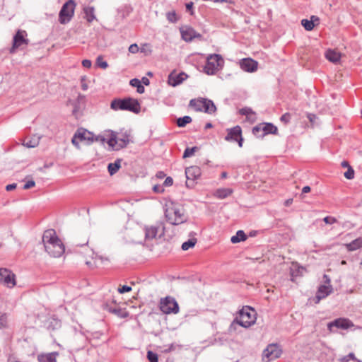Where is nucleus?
Listing matches in <instances>:
<instances>
[{
	"mask_svg": "<svg viewBox=\"0 0 362 362\" xmlns=\"http://www.w3.org/2000/svg\"><path fill=\"white\" fill-rule=\"evenodd\" d=\"M42 242L46 252L54 257H59L65 251L64 245L53 229L44 232Z\"/></svg>",
	"mask_w": 362,
	"mask_h": 362,
	"instance_id": "obj_1",
	"label": "nucleus"
},
{
	"mask_svg": "<svg viewBox=\"0 0 362 362\" xmlns=\"http://www.w3.org/2000/svg\"><path fill=\"white\" fill-rule=\"evenodd\" d=\"M165 217L170 224L174 226L184 223L188 219L184 208L174 202L165 204Z\"/></svg>",
	"mask_w": 362,
	"mask_h": 362,
	"instance_id": "obj_2",
	"label": "nucleus"
},
{
	"mask_svg": "<svg viewBox=\"0 0 362 362\" xmlns=\"http://www.w3.org/2000/svg\"><path fill=\"white\" fill-rule=\"evenodd\" d=\"M110 107L114 110H128L134 113H139L141 105L136 99L125 98L124 99H115L111 102Z\"/></svg>",
	"mask_w": 362,
	"mask_h": 362,
	"instance_id": "obj_3",
	"label": "nucleus"
},
{
	"mask_svg": "<svg viewBox=\"0 0 362 362\" xmlns=\"http://www.w3.org/2000/svg\"><path fill=\"white\" fill-rule=\"evenodd\" d=\"M160 310L165 314H177L180 308L175 298L172 296H166L161 298L159 303Z\"/></svg>",
	"mask_w": 362,
	"mask_h": 362,
	"instance_id": "obj_4",
	"label": "nucleus"
},
{
	"mask_svg": "<svg viewBox=\"0 0 362 362\" xmlns=\"http://www.w3.org/2000/svg\"><path fill=\"white\" fill-rule=\"evenodd\" d=\"M223 62L221 55L211 54L207 57L206 65L204 67V72L208 75L215 74Z\"/></svg>",
	"mask_w": 362,
	"mask_h": 362,
	"instance_id": "obj_5",
	"label": "nucleus"
},
{
	"mask_svg": "<svg viewBox=\"0 0 362 362\" xmlns=\"http://www.w3.org/2000/svg\"><path fill=\"white\" fill-rule=\"evenodd\" d=\"M76 4L73 0H69L62 7L59 14V20L62 24L69 23L72 18Z\"/></svg>",
	"mask_w": 362,
	"mask_h": 362,
	"instance_id": "obj_6",
	"label": "nucleus"
},
{
	"mask_svg": "<svg viewBox=\"0 0 362 362\" xmlns=\"http://www.w3.org/2000/svg\"><path fill=\"white\" fill-rule=\"evenodd\" d=\"M255 310L249 307L243 308L239 312V316L237 317L240 321V326L245 328L250 327L255 323Z\"/></svg>",
	"mask_w": 362,
	"mask_h": 362,
	"instance_id": "obj_7",
	"label": "nucleus"
},
{
	"mask_svg": "<svg viewBox=\"0 0 362 362\" xmlns=\"http://www.w3.org/2000/svg\"><path fill=\"white\" fill-rule=\"evenodd\" d=\"M28 35L25 30H18L13 38V45L9 52L13 54L16 52V49L21 48L23 45H28L29 40L26 37Z\"/></svg>",
	"mask_w": 362,
	"mask_h": 362,
	"instance_id": "obj_8",
	"label": "nucleus"
},
{
	"mask_svg": "<svg viewBox=\"0 0 362 362\" xmlns=\"http://www.w3.org/2000/svg\"><path fill=\"white\" fill-rule=\"evenodd\" d=\"M0 284L13 288L16 284V275L8 269L0 268Z\"/></svg>",
	"mask_w": 362,
	"mask_h": 362,
	"instance_id": "obj_9",
	"label": "nucleus"
},
{
	"mask_svg": "<svg viewBox=\"0 0 362 362\" xmlns=\"http://www.w3.org/2000/svg\"><path fill=\"white\" fill-rule=\"evenodd\" d=\"M281 354V349L277 344H269L267 348L263 351L262 360L264 362H269L280 357Z\"/></svg>",
	"mask_w": 362,
	"mask_h": 362,
	"instance_id": "obj_10",
	"label": "nucleus"
},
{
	"mask_svg": "<svg viewBox=\"0 0 362 362\" xmlns=\"http://www.w3.org/2000/svg\"><path fill=\"white\" fill-rule=\"evenodd\" d=\"M202 174V171L198 166H190L185 169V175L187 178L186 185L187 187H193L194 181L198 179Z\"/></svg>",
	"mask_w": 362,
	"mask_h": 362,
	"instance_id": "obj_11",
	"label": "nucleus"
},
{
	"mask_svg": "<svg viewBox=\"0 0 362 362\" xmlns=\"http://www.w3.org/2000/svg\"><path fill=\"white\" fill-rule=\"evenodd\" d=\"M93 141H99L101 144L107 142L110 146L114 147L117 144V133L107 130L105 135H93Z\"/></svg>",
	"mask_w": 362,
	"mask_h": 362,
	"instance_id": "obj_12",
	"label": "nucleus"
},
{
	"mask_svg": "<svg viewBox=\"0 0 362 362\" xmlns=\"http://www.w3.org/2000/svg\"><path fill=\"white\" fill-rule=\"evenodd\" d=\"M354 326L353 322L346 318H337L328 323V329L331 332L333 327L338 329H346Z\"/></svg>",
	"mask_w": 362,
	"mask_h": 362,
	"instance_id": "obj_13",
	"label": "nucleus"
},
{
	"mask_svg": "<svg viewBox=\"0 0 362 362\" xmlns=\"http://www.w3.org/2000/svg\"><path fill=\"white\" fill-rule=\"evenodd\" d=\"M187 78V75L184 72L177 74L173 71L168 76V82L169 85L175 87L182 83Z\"/></svg>",
	"mask_w": 362,
	"mask_h": 362,
	"instance_id": "obj_14",
	"label": "nucleus"
},
{
	"mask_svg": "<svg viewBox=\"0 0 362 362\" xmlns=\"http://www.w3.org/2000/svg\"><path fill=\"white\" fill-rule=\"evenodd\" d=\"M257 62L250 58L243 59L240 62V68L247 72L255 71L257 69Z\"/></svg>",
	"mask_w": 362,
	"mask_h": 362,
	"instance_id": "obj_15",
	"label": "nucleus"
},
{
	"mask_svg": "<svg viewBox=\"0 0 362 362\" xmlns=\"http://www.w3.org/2000/svg\"><path fill=\"white\" fill-rule=\"evenodd\" d=\"M333 291V288L332 285H320L318 287L317 293H316V303H319L320 300L325 298L329 294H331Z\"/></svg>",
	"mask_w": 362,
	"mask_h": 362,
	"instance_id": "obj_16",
	"label": "nucleus"
},
{
	"mask_svg": "<svg viewBox=\"0 0 362 362\" xmlns=\"http://www.w3.org/2000/svg\"><path fill=\"white\" fill-rule=\"evenodd\" d=\"M182 38L186 42H191L194 38H200L202 35L192 28H182L180 30Z\"/></svg>",
	"mask_w": 362,
	"mask_h": 362,
	"instance_id": "obj_17",
	"label": "nucleus"
},
{
	"mask_svg": "<svg viewBox=\"0 0 362 362\" xmlns=\"http://www.w3.org/2000/svg\"><path fill=\"white\" fill-rule=\"evenodd\" d=\"M228 134L225 136V140L227 141H237L238 138L240 137L242 134L241 127L238 125L227 129Z\"/></svg>",
	"mask_w": 362,
	"mask_h": 362,
	"instance_id": "obj_18",
	"label": "nucleus"
},
{
	"mask_svg": "<svg viewBox=\"0 0 362 362\" xmlns=\"http://www.w3.org/2000/svg\"><path fill=\"white\" fill-rule=\"evenodd\" d=\"M76 136L78 137L80 141H93V134L84 129H78L76 131Z\"/></svg>",
	"mask_w": 362,
	"mask_h": 362,
	"instance_id": "obj_19",
	"label": "nucleus"
},
{
	"mask_svg": "<svg viewBox=\"0 0 362 362\" xmlns=\"http://www.w3.org/2000/svg\"><path fill=\"white\" fill-rule=\"evenodd\" d=\"M262 133L261 134V136H265L269 134H278V129L277 127L274 125L272 123H262Z\"/></svg>",
	"mask_w": 362,
	"mask_h": 362,
	"instance_id": "obj_20",
	"label": "nucleus"
},
{
	"mask_svg": "<svg viewBox=\"0 0 362 362\" xmlns=\"http://www.w3.org/2000/svg\"><path fill=\"white\" fill-rule=\"evenodd\" d=\"M57 352H51L46 354H40L37 356L38 362H57Z\"/></svg>",
	"mask_w": 362,
	"mask_h": 362,
	"instance_id": "obj_21",
	"label": "nucleus"
},
{
	"mask_svg": "<svg viewBox=\"0 0 362 362\" xmlns=\"http://www.w3.org/2000/svg\"><path fill=\"white\" fill-rule=\"evenodd\" d=\"M203 111L208 114H214L216 111V107L212 100L204 98Z\"/></svg>",
	"mask_w": 362,
	"mask_h": 362,
	"instance_id": "obj_22",
	"label": "nucleus"
},
{
	"mask_svg": "<svg viewBox=\"0 0 362 362\" xmlns=\"http://www.w3.org/2000/svg\"><path fill=\"white\" fill-rule=\"evenodd\" d=\"M348 251H355L362 247V238H358L348 244H345Z\"/></svg>",
	"mask_w": 362,
	"mask_h": 362,
	"instance_id": "obj_23",
	"label": "nucleus"
},
{
	"mask_svg": "<svg viewBox=\"0 0 362 362\" xmlns=\"http://www.w3.org/2000/svg\"><path fill=\"white\" fill-rule=\"evenodd\" d=\"M325 57L329 62L337 63L340 60L341 54L334 50L328 49L325 53Z\"/></svg>",
	"mask_w": 362,
	"mask_h": 362,
	"instance_id": "obj_24",
	"label": "nucleus"
},
{
	"mask_svg": "<svg viewBox=\"0 0 362 362\" xmlns=\"http://www.w3.org/2000/svg\"><path fill=\"white\" fill-rule=\"evenodd\" d=\"M158 226H150L145 228V237L147 240H152L156 237Z\"/></svg>",
	"mask_w": 362,
	"mask_h": 362,
	"instance_id": "obj_25",
	"label": "nucleus"
},
{
	"mask_svg": "<svg viewBox=\"0 0 362 362\" xmlns=\"http://www.w3.org/2000/svg\"><path fill=\"white\" fill-rule=\"evenodd\" d=\"M40 136H34L32 138H26L23 144L28 148H34L39 144Z\"/></svg>",
	"mask_w": 362,
	"mask_h": 362,
	"instance_id": "obj_26",
	"label": "nucleus"
},
{
	"mask_svg": "<svg viewBox=\"0 0 362 362\" xmlns=\"http://www.w3.org/2000/svg\"><path fill=\"white\" fill-rule=\"evenodd\" d=\"M233 193V190L230 188H220L216 190L215 196L218 199H225Z\"/></svg>",
	"mask_w": 362,
	"mask_h": 362,
	"instance_id": "obj_27",
	"label": "nucleus"
},
{
	"mask_svg": "<svg viewBox=\"0 0 362 362\" xmlns=\"http://www.w3.org/2000/svg\"><path fill=\"white\" fill-rule=\"evenodd\" d=\"M121 159H117L114 163L108 164L107 170L110 175L115 174L121 167Z\"/></svg>",
	"mask_w": 362,
	"mask_h": 362,
	"instance_id": "obj_28",
	"label": "nucleus"
},
{
	"mask_svg": "<svg viewBox=\"0 0 362 362\" xmlns=\"http://www.w3.org/2000/svg\"><path fill=\"white\" fill-rule=\"evenodd\" d=\"M247 239V235L245 232L242 230H238L235 235H233L230 238L232 243H238L241 241H245Z\"/></svg>",
	"mask_w": 362,
	"mask_h": 362,
	"instance_id": "obj_29",
	"label": "nucleus"
},
{
	"mask_svg": "<svg viewBox=\"0 0 362 362\" xmlns=\"http://www.w3.org/2000/svg\"><path fill=\"white\" fill-rule=\"evenodd\" d=\"M129 136L130 134L127 132L122 133L120 136H117V141H119L120 142L119 146L121 148H124L127 146L130 141Z\"/></svg>",
	"mask_w": 362,
	"mask_h": 362,
	"instance_id": "obj_30",
	"label": "nucleus"
},
{
	"mask_svg": "<svg viewBox=\"0 0 362 362\" xmlns=\"http://www.w3.org/2000/svg\"><path fill=\"white\" fill-rule=\"evenodd\" d=\"M189 105L193 107L196 111L202 112L203 111L204 98L192 99L189 101Z\"/></svg>",
	"mask_w": 362,
	"mask_h": 362,
	"instance_id": "obj_31",
	"label": "nucleus"
},
{
	"mask_svg": "<svg viewBox=\"0 0 362 362\" xmlns=\"http://www.w3.org/2000/svg\"><path fill=\"white\" fill-rule=\"evenodd\" d=\"M85 17L88 22L91 23L95 19V9L93 6L86 7L83 9Z\"/></svg>",
	"mask_w": 362,
	"mask_h": 362,
	"instance_id": "obj_32",
	"label": "nucleus"
},
{
	"mask_svg": "<svg viewBox=\"0 0 362 362\" xmlns=\"http://www.w3.org/2000/svg\"><path fill=\"white\" fill-rule=\"evenodd\" d=\"M130 85L136 87V91L141 94L145 91L144 87L141 85V81L137 78H133L130 81Z\"/></svg>",
	"mask_w": 362,
	"mask_h": 362,
	"instance_id": "obj_33",
	"label": "nucleus"
},
{
	"mask_svg": "<svg viewBox=\"0 0 362 362\" xmlns=\"http://www.w3.org/2000/svg\"><path fill=\"white\" fill-rule=\"evenodd\" d=\"M192 122V118L189 116H184L180 117L177 120V125L179 127H184L186 124H189Z\"/></svg>",
	"mask_w": 362,
	"mask_h": 362,
	"instance_id": "obj_34",
	"label": "nucleus"
},
{
	"mask_svg": "<svg viewBox=\"0 0 362 362\" xmlns=\"http://www.w3.org/2000/svg\"><path fill=\"white\" fill-rule=\"evenodd\" d=\"M197 242V238H191V239L188 240L187 241L184 242L182 243L181 247L183 250H187L189 248L194 247Z\"/></svg>",
	"mask_w": 362,
	"mask_h": 362,
	"instance_id": "obj_35",
	"label": "nucleus"
},
{
	"mask_svg": "<svg viewBox=\"0 0 362 362\" xmlns=\"http://www.w3.org/2000/svg\"><path fill=\"white\" fill-rule=\"evenodd\" d=\"M239 326H240V323L238 319L236 317L235 319H234V320L231 322L230 325L229 326L228 332L230 334L236 332Z\"/></svg>",
	"mask_w": 362,
	"mask_h": 362,
	"instance_id": "obj_36",
	"label": "nucleus"
},
{
	"mask_svg": "<svg viewBox=\"0 0 362 362\" xmlns=\"http://www.w3.org/2000/svg\"><path fill=\"white\" fill-rule=\"evenodd\" d=\"M303 270V267H294L291 268V281H293L295 277H297L298 276L301 275Z\"/></svg>",
	"mask_w": 362,
	"mask_h": 362,
	"instance_id": "obj_37",
	"label": "nucleus"
},
{
	"mask_svg": "<svg viewBox=\"0 0 362 362\" xmlns=\"http://www.w3.org/2000/svg\"><path fill=\"white\" fill-rule=\"evenodd\" d=\"M8 326V316L6 313H0V329L6 328Z\"/></svg>",
	"mask_w": 362,
	"mask_h": 362,
	"instance_id": "obj_38",
	"label": "nucleus"
},
{
	"mask_svg": "<svg viewBox=\"0 0 362 362\" xmlns=\"http://www.w3.org/2000/svg\"><path fill=\"white\" fill-rule=\"evenodd\" d=\"M301 25L308 31H310L314 28V23H313V21H311V19L310 20L303 19L301 21Z\"/></svg>",
	"mask_w": 362,
	"mask_h": 362,
	"instance_id": "obj_39",
	"label": "nucleus"
},
{
	"mask_svg": "<svg viewBox=\"0 0 362 362\" xmlns=\"http://www.w3.org/2000/svg\"><path fill=\"white\" fill-rule=\"evenodd\" d=\"M198 150L197 146H194L192 148H187L183 153V158H189L194 155V153Z\"/></svg>",
	"mask_w": 362,
	"mask_h": 362,
	"instance_id": "obj_40",
	"label": "nucleus"
},
{
	"mask_svg": "<svg viewBox=\"0 0 362 362\" xmlns=\"http://www.w3.org/2000/svg\"><path fill=\"white\" fill-rule=\"evenodd\" d=\"M262 123L259 124L258 125H256L252 128V133L254 135H255L258 138H263L264 136H261V134L262 133Z\"/></svg>",
	"mask_w": 362,
	"mask_h": 362,
	"instance_id": "obj_41",
	"label": "nucleus"
},
{
	"mask_svg": "<svg viewBox=\"0 0 362 362\" xmlns=\"http://www.w3.org/2000/svg\"><path fill=\"white\" fill-rule=\"evenodd\" d=\"M96 64L98 66L105 69L108 66L107 62L104 61L102 56H98L96 59Z\"/></svg>",
	"mask_w": 362,
	"mask_h": 362,
	"instance_id": "obj_42",
	"label": "nucleus"
},
{
	"mask_svg": "<svg viewBox=\"0 0 362 362\" xmlns=\"http://www.w3.org/2000/svg\"><path fill=\"white\" fill-rule=\"evenodd\" d=\"M147 358L149 362H158V355L157 354L153 352L152 351H148L147 352Z\"/></svg>",
	"mask_w": 362,
	"mask_h": 362,
	"instance_id": "obj_43",
	"label": "nucleus"
},
{
	"mask_svg": "<svg viewBox=\"0 0 362 362\" xmlns=\"http://www.w3.org/2000/svg\"><path fill=\"white\" fill-rule=\"evenodd\" d=\"M239 112L242 115L249 117L250 115H255V112L250 107H243L239 110Z\"/></svg>",
	"mask_w": 362,
	"mask_h": 362,
	"instance_id": "obj_44",
	"label": "nucleus"
},
{
	"mask_svg": "<svg viewBox=\"0 0 362 362\" xmlns=\"http://www.w3.org/2000/svg\"><path fill=\"white\" fill-rule=\"evenodd\" d=\"M350 359L357 361L358 362H361L360 361L356 359L354 353H350L347 356L341 358L340 362H349Z\"/></svg>",
	"mask_w": 362,
	"mask_h": 362,
	"instance_id": "obj_45",
	"label": "nucleus"
},
{
	"mask_svg": "<svg viewBox=\"0 0 362 362\" xmlns=\"http://www.w3.org/2000/svg\"><path fill=\"white\" fill-rule=\"evenodd\" d=\"M167 19L169 22L175 23L177 21V16L175 11L168 12L166 15Z\"/></svg>",
	"mask_w": 362,
	"mask_h": 362,
	"instance_id": "obj_46",
	"label": "nucleus"
},
{
	"mask_svg": "<svg viewBox=\"0 0 362 362\" xmlns=\"http://www.w3.org/2000/svg\"><path fill=\"white\" fill-rule=\"evenodd\" d=\"M344 175L348 180H351L354 177V170L351 166L348 168L347 171L344 173Z\"/></svg>",
	"mask_w": 362,
	"mask_h": 362,
	"instance_id": "obj_47",
	"label": "nucleus"
},
{
	"mask_svg": "<svg viewBox=\"0 0 362 362\" xmlns=\"http://www.w3.org/2000/svg\"><path fill=\"white\" fill-rule=\"evenodd\" d=\"M131 291H132V287L129 286H127V285H124V286L118 288V292L119 293H127V292H129Z\"/></svg>",
	"mask_w": 362,
	"mask_h": 362,
	"instance_id": "obj_48",
	"label": "nucleus"
},
{
	"mask_svg": "<svg viewBox=\"0 0 362 362\" xmlns=\"http://www.w3.org/2000/svg\"><path fill=\"white\" fill-rule=\"evenodd\" d=\"M323 221L327 224H333L337 222V219L332 216H326L323 218Z\"/></svg>",
	"mask_w": 362,
	"mask_h": 362,
	"instance_id": "obj_49",
	"label": "nucleus"
},
{
	"mask_svg": "<svg viewBox=\"0 0 362 362\" xmlns=\"http://www.w3.org/2000/svg\"><path fill=\"white\" fill-rule=\"evenodd\" d=\"M290 119H291V115L289 113H285L284 114L281 118H280V120L283 122H284L285 124H287L290 122Z\"/></svg>",
	"mask_w": 362,
	"mask_h": 362,
	"instance_id": "obj_50",
	"label": "nucleus"
},
{
	"mask_svg": "<svg viewBox=\"0 0 362 362\" xmlns=\"http://www.w3.org/2000/svg\"><path fill=\"white\" fill-rule=\"evenodd\" d=\"M139 48L136 44H132L129 47V52L132 54H136L139 52Z\"/></svg>",
	"mask_w": 362,
	"mask_h": 362,
	"instance_id": "obj_51",
	"label": "nucleus"
},
{
	"mask_svg": "<svg viewBox=\"0 0 362 362\" xmlns=\"http://www.w3.org/2000/svg\"><path fill=\"white\" fill-rule=\"evenodd\" d=\"M35 185V182L33 180H28L23 186L24 189H28Z\"/></svg>",
	"mask_w": 362,
	"mask_h": 362,
	"instance_id": "obj_52",
	"label": "nucleus"
},
{
	"mask_svg": "<svg viewBox=\"0 0 362 362\" xmlns=\"http://www.w3.org/2000/svg\"><path fill=\"white\" fill-rule=\"evenodd\" d=\"M153 190L156 193H161L164 191L163 186L156 185L153 187Z\"/></svg>",
	"mask_w": 362,
	"mask_h": 362,
	"instance_id": "obj_53",
	"label": "nucleus"
},
{
	"mask_svg": "<svg viewBox=\"0 0 362 362\" xmlns=\"http://www.w3.org/2000/svg\"><path fill=\"white\" fill-rule=\"evenodd\" d=\"M78 137L76 136V133L74 134L72 139H71V142L72 144L77 148H79V142H78Z\"/></svg>",
	"mask_w": 362,
	"mask_h": 362,
	"instance_id": "obj_54",
	"label": "nucleus"
},
{
	"mask_svg": "<svg viewBox=\"0 0 362 362\" xmlns=\"http://www.w3.org/2000/svg\"><path fill=\"white\" fill-rule=\"evenodd\" d=\"M193 4H194L193 2H189V3L186 4V9L187 11L190 12L191 15L194 14Z\"/></svg>",
	"mask_w": 362,
	"mask_h": 362,
	"instance_id": "obj_55",
	"label": "nucleus"
},
{
	"mask_svg": "<svg viewBox=\"0 0 362 362\" xmlns=\"http://www.w3.org/2000/svg\"><path fill=\"white\" fill-rule=\"evenodd\" d=\"M173 183V180L171 177H168L165 178L163 185L165 186H171Z\"/></svg>",
	"mask_w": 362,
	"mask_h": 362,
	"instance_id": "obj_56",
	"label": "nucleus"
},
{
	"mask_svg": "<svg viewBox=\"0 0 362 362\" xmlns=\"http://www.w3.org/2000/svg\"><path fill=\"white\" fill-rule=\"evenodd\" d=\"M82 65L85 68H90L92 65L91 61L89 59H83L82 61Z\"/></svg>",
	"mask_w": 362,
	"mask_h": 362,
	"instance_id": "obj_57",
	"label": "nucleus"
},
{
	"mask_svg": "<svg viewBox=\"0 0 362 362\" xmlns=\"http://www.w3.org/2000/svg\"><path fill=\"white\" fill-rule=\"evenodd\" d=\"M323 285H331V280L328 275L324 274L323 275Z\"/></svg>",
	"mask_w": 362,
	"mask_h": 362,
	"instance_id": "obj_58",
	"label": "nucleus"
},
{
	"mask_svg": "<svg viewBox=\"0 0 362 362\" xmlns=\"http://www.w3.org/2000/svg\"><path fill=\"white\" fill-rule=\"evenodd\" d=\"M7 362H21L18 358L14 356H9Z\"/></svg>",
	"mask_w": 362,
	"mask_h": 362,
	"instance_id": "obj_59",
	"label": "nucleus"
},
{
	"mask_svg": "<svg viewBox=\"0 0 362 362\" xmlns=\"http://www.w3.org/2000/svg\"><path fill=\"white\" fill-rule=\"evenodd\" d=\"M16 186H17V185L16 183L10 184V185H6V189L7 191H11V190L16 189Z\"/></svg>",
	"mask_w": 362,
	"mask_h": 362,
	"instance_id": "obj_60",
	"label": "nucleus"
},
{
	"mask_svg": "<svg viewBox=\"0 0 362 362\" xmlns=\"http://www.w3.org/2000/svg\"><path fill=\"white\" fill-rule=\"evenodd\" d=\"M174 349H175V345L173 344H171L170 345L168 346V347L167 349H165L163 350V351L164 352H170Z\"/></svg>",
	"mask_w": 362,
	"mask_h": 362,
	"instance_id": "obj_61",
	"label": "nucleus"
},
{
	"mask_svg": "<svg viewBox=\"0 0 362 362\" xmlns=\"http://www.w3.org/2000/svg\"><path fill=\"white\" fill-rule=\"evenodd\" d=\"M310 19H311V21H313L314 24H315V23H319L320 19H319V18H318L317 16H312L310 17Z\"/></svg>",
	"mask_w": 362,
	"mask_h": 362,
	"instance_id": "obj_62",
	"label": "nucleus"
},
{
	"mask_svg": "<svg viewBox=\"0 0 362 362\" xmlns=\"http://www.w3.org/2000/svg\"><path fill=\"white\" fill-rule=\"evenodd\" d=\"M310 191V187L309 186H305L302 189V193H308Z\"/></svg>",
	"mask_w": 362,
	"mask_h": 362,
	"instance_id": "obj_63",
	"label": "nucleus"
},
{
	"mask_svg": "<svg viewBox=\"0 0 362 362\" xmlns=\"http://www.w3.org/2000/svg\"><path fill=\"white\" fill-rule=\"evenodd\" d=\"M341 166L343 168H348L349 167H351V165H349V162L346 161V160H344V161L341 162Z\"/></svg>",
	"mask_w": 362,
	"mask_h": 362,
	"instance_id": "obj_64",
	"label": "nucleus"
}]
</instances>
